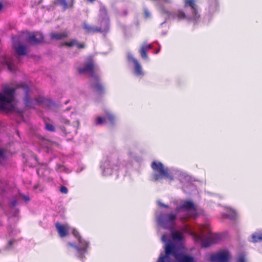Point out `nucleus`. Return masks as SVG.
Instances as JSON below:
<instances>
[{"label": "nucleus", "mask_w": 262, "mask_h": 262, "mask_svg": "<svg viewBox=\"0 0 262 262\" xmlns=\"http://www.w3.org/2000/svg\"><path fill=\"white\" fill-rule=\"evenodd\" d=\"M174 245L171 243H167L165 247V255H161L157 262H170L169 255H172L178 262H195L194 258L189 255L183 253L176 254Z\"/></svg>", "instance_id": "f257e3e1"}, {"label": "nucleus", "mask_w": 262, "mask_h": 262, "mask_svg": "<svg viewBox=\"0 0 262 262\" xmlns=\"http://www.w3.org/2000/svg\"><path fill=\"white\" fill-rule=\"evenodd\" d=\"M15 89L5 86L3 90V94L0 93V110L2 111H13L14 108L12 104L15 94Z\"/></svg>", "instance_id": "f03ea898"}, {"label": "nucleus", "mask_w": 262, "mask_h": 262, "mask_svg": "<svg viewBox=\"0 0 262 262\" xmlns=\"http://www.w3.org/2000/svg\"><path fill=\"white\" fill-rule=\"evenodd\" d=\"M151 167L154 171L152 174V179L158 181L163 178H167L170 181L173 180V176L169 172L167 168L160 162L154 161L151 164Z\"/></svg>", "instance_id": "7ed1b4c3"}, {"label": "nucleus", "mask_w": 262, "mask_h": 262, "mask_svg": "<svg viewBox=\"0 0 262 262\" xmlns=\"http://www.w3.org/2000/svg\"><path fill=\"white\" fill-rule=\"evenodd\" d=\"M79 74H88L92 78L97 79L96 74V66L92 57L89 56L78 69Z\"/></svg>", "instance_id": "20e7f679"}, {"label": "nucleus", "mask_w": 262, "mask_h": 262, "mask_svg": "<svg viewBox=\"0 0 262 262\" xmlns=\"http://www.w3.org/2000/svg\"><path fill=\"white\" fill-rule=\"evenodd\" d=\"M116 160L117 162L115 163L111 158L106 157L101 162L100 168L103 171L102 173L104 176L111 175L113 173V169L116 167H119L120 163L118 161V159L117 158Z\"/></svg>", "instance_id": "39448f33"}, {"label": "nucleus", "mask_w": 262, "mask_h": 262, "mask_svg": "<svg viewBox=\"0 0 262 262\" xmlns=\"http://www.w3.org/2000/svg\"><path fill=\"white\" fill-rule=\"evenodd\" d=\"M177 213H173L161 214L159 216L158 221L163 226H165L167 224L172 225L174 224V221L177 219Z\"/></svg>", "instance_id": "423d86ee"}, {"label": "nucleus", "mask_w": 262, "mask_h": 262, "mask_svg": "<svg viewBox=\"0 0 262 262\" xmlns=\"http://www.w3.org/2000/svg\"><path fill=\"white\" fill-rule=\"evenodd\" d=\"M229 254L228 252H220L210 256L211 262H228Z\"/></svg>", "instance_id": "0eeeda50"}, {"label": "nucleus", "mask_w": 262, "mask_h": 262, "mask_svg": "<svg viewBox=\"0 0 262 262\" xmlns=\"http://www.w3.org/2000/svg\"><path fill=\"white\" fill-rule=\"evenodd\" d=\"M184 7H190L192 11L191 18L196 20L200 17L198 12V6L195 4V0H184Z\"/></svg>", "instance_id": "6e6552de"}, {"label": "nucleus", "mask_w": 262, "mask_h": 262, "mask_svg": "<svg viewBox=\"0 0 262 262\" xmlns=\"http://www.w3.org/2000/svg\"><path fill=\"white\" fill-rule=\"evenodd\" d=\"M43 39L44 37L42 34L37 32L30 35L27 38V41L30 44L36 45L42 42Z\"/></svg>", "instance_id": "1a4fd4ad"}, {"label": "nucleus", "mask_w": 262, "mask_h": 262, "mask_svg": "<svg viewBox=\"0 0 262 262\" xmlns=\"http://www.w3.org/2000/svg\"><path fill=\"white\" fill-rule=\"evenodd\" d=\"M177 212H179L181 210L185 211H195V208L194 203L190 201H185L180 206L176 207L175 209Z\"/></svg>", "instance_id": "9d476101"}, {"label": "nucleus", "mask_w": 262, "mask_h": 262, "mask_svg": "<svg viewBox=\"0 0 262 262\" xmlns=\"http://www.w3.org/2000/svg\"><path fill=\"white\" fill-rule=\"evenodd\" d=\"M0 64L7 66L8 69L10 72L15 70V66L11 58L3 55L0 57Z\"/></svg>", "instance_id": "9b49d317"}, {"label": "nucleus", "mask_w": 262, "mask_h": 262, "mask_svg": "<svg viewBox=\"0 0 262 262\" xmlns=\"http://www.w3.org/2000/svg\"><path fill=\"white\" fill-rule=\"evenodd\" d=\"M91 87L98 94L104 93L103 85L100 82L99 77L97 76V79L93 78Z\"/></svg>", "instance_id": "f8f14e48"}, {"label": "nucleus", "mask_w": 262, "mask_h": 262, "mask_svg": "<svg viewBox=\"0 0 262 262\" xmlns=\"http://www.w3.org/2000/svg\"><path fill=\"white\" fill-rule=\"evenodd\" d=\"M55 227L60 237H63L68 235L69 229L68 225H63L58 222L56 223Z\"/></svg>", "instance_id": "ddd939ff"}, {"label": "nucleus", "mask_w": 262, "mask_h": 262, "mask_svg": "<svg viewBox=\"0 0 262 262\" xmlns=\"http://www.w3.org/2000/svg\"><path fill=\"white\" fill-rule=\"evenodd\" d=\"M194 238L195 241L200 242L202 247L204 248L208 247L213 243V239L211 237H208L204 240L201 236L195 234Z\"/></svg>", "instance_id": "4468645a"}, {"label": "nucleus", "mask_w": 262, "mask_h": 262, "mask_svg": "<svg viewBox=\"0 0 262 262\" xmlns=\"http://www.w3.org/2000/svg\"><path fill=\"white\" fill-rule=\"evenodd\" d=\"M68 33L66 31L62 33L52 32L50 34V39L52 40H59L68 37Z\"/></svg>", "instance_id": "2eb2a0df"}, {"label": "nucleus", "mask_w": 262, "mask_h": 262, "mask_svg": "<svg viewBox=\"0 0 262 262\" xmlns=\"http://www.w3.org/2000/svg\"><path fill=\"white\" fill-rule=\"evenodd\" d=\"M83 28L85 30L87 33H101L102 30L100 28L91 26L88 24L86 23H84L83 24Z\"/></svg>", "instance_id": "dca6fc26"}, {"label": "nucleus", "mask_w": 262, "mask_h": 262, "mask_svg": "<svg viewBox=\"0 0 262 262\" xmlns=\"http://www.w3.org/2000/svg\"><path fill=\"white\" fill-rule=\"evenodd\" d=\"M25 90V96L24 99L25 106L29 108H33L34 107V103L33 101L31 100L30 96L29 95V88L27 86H25L24 87Z\"/></svg>", "instance_id": "f3484780"}, {"label": "nucleus", "mask_w": 262, "mask_h": 262, "mask_svg": "<svg viewBox=\"0 0 262 262\" xmlns=\"http://www.w3.org/2000/svg\"><path fill=\"white\" fill-rule=\"evenodd\" d=\"M128 58L129 60H132L135 64V72L136 75H143L141 66L138 62V60L136 59L133 58L132 56H128Z\"/></svg>", "instance_id": "a211bd4d"}, {"label": "nucleus", "mask_w": 262, "mask_h": 262, "mask_svg": "<svg viewBox=\"0 0 262 262\" xmlns=\"http://www.w3.org/2000/svg\"><path fill=\"white\" fill-rule=\"evenodd\" d=\"M16 53L20 56L25 55L27 54V48L25 46L18 43L14 46Z\"/></svg>", "instance_id": "6ab92c4d"}, {"label": "nucleus", "mask_w": 262, "mask_h": 262, "mask_svg": "<svg viewBox=\"0 0 262 262\" xmlns=\"http://www.w3.org/2000/svg\"><path fill=\"white\" fill-rule=\"evenodd\" d=\"M173 17L174 18H177L179 20L184 19H193L191 18V15L189 16L186 15L185 12L182 10H179L177 12L175 13L173 15Z\"/></svg>", "instance_id": "aec40b11"}, {"label": "nucleus", "mask_w": 262, "mask_h": 262, "mask_svg": "<svg viewBox=\"0 0 262 262\" xmlns=\"http://www.w3.org/2000/svg\"><path fill=\"white\" fill-rule=\"evenodd\" d=\"M102 30L101 33H107L110 30V20L108 19H104L101 22Z\"/></svg>", "instance_id": "412c9836"}, {"label": "nucleus", "mask_w": 262, "mask_h": 262, "mask_svg": "<svg viewBox=\"0 0 262 262\" xmlns=\"http://www.w3.org/2000/svg\"><path fill=\"white\" fill-rule=\"evenodd\" d=\"M151 48V46L150 45H143L140 49V53L141 55V56L143 59H147L148 58V55L147 52L148 50L150 49Z\"/></svg>", "instance_id": "4be33fe9"}, {"label": "nucleus", "mask_w": 262, "mask_h": 262, "mask_svg": "<svg viewBox=\"0 0 262 262\" xmlns=\"http://www.w3.org/2000/svg\"><path fill=\"white\" fill-rule=\"evenodd\" d=\"M81 241L82 243H79V244H80V247L79 248L80 249H81V255L82 256H83V254L85 253L86 252L87 248L89 246V243L86 241L84 240L82 237Z\"/></svg>", "instance_id": "5701e85b"}, {"label": "nucleus", "mask_w": 262, "mask_h": 262, "mask_svg": "<svg viewBox=\"0 0 262 262\" xmlns=\"http://www.w3.org/2000/svg\"><path fill=\"white\" fill-rule=\"evenodd\" d=\"M251 242L253 243H257L262 241V233H254L251 236Z\"/></svg>", "instance_id": "b1692460"}, {"label": "nucleus", "mask_w": 262, "mask_h": 262, "mask_svg": "<svg viewBox=\"0 0 262 262\" xmlns=\"http://www.w3.org/2000/svg\"><path fill=\"white\" fill-rule=\"evenodd\" d=\"M172 237L173 240L181 241L183 238V236L181 234L178 232H174L172 234Z\"/></svg>", "instance_id": "393cba45"}, {"label": "nucleus", "mask_w": 262, "mask_h": 262, "mask_svg": "<svg viewBox=\"0 0 262 262\" xmlns=\"http://www.w3.org/2000/svg\"><path fill=\"white\" fill-rule=\"evenodd\" d=\"M106 122V120L105 117H98L97 118L96 124L99 125Z\"/></svg>", "instance_id": "a878e982"}, {"label": "nucleus", "mask_w": 262, "mask_h": 262, "mask_svg": "<svg viewBox=\"0 0 262 262\" xmlns=\"http://www.w3.org/2000/svg\"><path fill=\"white\" fill-rule=\"evenodd\" d=\"M45 125H46V129L47 130L52 132H54L55 131V128L52 124L47 123V122H46Z\"/></svg>", "instance_id": "bb28decb"}, {"label": "nucleus", "mask_w": 262, "mask_h": 262, "mask_svg": "<svg viewBox=\"0 0 262 262\" xmlns=\"http://www.w3.org/2000/svg\"><path fill=\"white\" fill-rule=\"evenodd\" d=\"M77 43L76 39H72L70 41L65 42L64 45L67 47H71L74 46H75Z\"/></svg>", "instance_id": "cd10ccee"}, {"label": "nucleus", "mask_w": 262, "mask_h": 262, "mask_svg": "<svg viewBox=\"0 0 262 262\" xmlns=\"http://www.w3.org/2000/svg\"><path fill=\"white\" fill-rule=\"evenodd\" d=\"M69 245L70 246H71V247H72L74 248L75 249H76L77 250V251H78V253H79V257H80V258L82 259L83 256H82V255H81V249H80V248H79V247H77V246H76V245H75V244H74L73 243H69Z\"/></svg>", "instance_id": "c85d7f7f"}, {"label": "nucleus", "mask_w": 262, "mask_h": 262, "mask_svg": "<svg viewBox=\"0 0 262 262\" xmlns=\"http://www.w3.org/2000/svg\"><path fill=\"white\" fill-rule=\"evenodd\" d=\"M245 254L244 253H241L237 259V262H246Z\"/></svg>", "instance_id": "c756f323"}, {"label": "nucleus", "mask_w": 262, "mask_h": 262, "mask_svg": "<svg viewBox=\"0 0 262 262\" xmlns=\"http://www.w3.org/2000/svg\"><path fill=\"white\" fill-rule=\"evenodd\" d=\"M73 234L76 237V238H77L79 243H82L81 236L77 231L75 230H73Z\"/></svg>", "instance_id": "7c9ffc66"}, {"label": "nucleus", "mask_w": 262, "mask_h": 262, "mask_svg": "<svg viewBox=\"0 0 262 262\" xmlns=\"http://www.w3.org/2000/svg\"><path fill=\"white\" fill-rule=\"evenodd\" d=\"M58 1H59L60 5H61L63 7V8L64 9L68 8L69 7V6L68 5V4L67 3L66 0H58Z\"/></svg>", "instance_id": "2f4dec72"}, {"label": "nucleus", "mask_w": 262, "mask_h": 262, "mask_svg": "<svg viewBox=\"0 0 262 262\" xmlns=\"http://www.w3.org/2000/svg\"><path fill=\"white\" fill-rule=\"evenodd\" d=\"M58 1H59L60 5H61L63 7V8L64 9L68 8L69 7V6L68 5V4L67 3L66 0H58Z\"/></svg>", "instance_id": "473e14b6"}, {"label": "nucleus", "mask_w": 262, "mask_h": 262, "mask_svg": "<svg viewBox=\"0 0 262 262\" xmlns=\"http://www.w3.org/2000/svg\"><path fill=\"white\" fill-rule=\"evenodd\" d=\"M59 190H60V192L63 194H67L68 192V188H67V187H66L64 186H61Z\"/></svg>", "instance_id": "72a5a7b5"}, {"label": "nucleus", "mask_w": 262, "mask_h": 262, "mask_svg": "<svg viewBox=\"0 0 262 262\" xmlns=\"http://www.w3.org/2000/svg\"><path fill=\"white\" fill-rule=\"evenodd\" d=\"M75 46L77 47L78 49H83L85 48V45L83 42H79L77 40V43H76Z\"/></svg>", "instance_id": "f704fd0d"}, {"label": "nucleus", "mask_w": 262, "mask_h": 262, "mask_svg": "<svg viewBox=\"0 0 262 262\" xmlns=\"http://www.w3.org/2000/svg\"><path fill=\"white\" fill-rule=\"evenodd\" d=\"M107 117L111 123H113L115 120V117L114 115L111 114H107Z\"/></svg>", "instance_id": "c9c22d12"}, {"label": "nucleus", "mask_w": 262, "mask_h": 262, "mask_svg": "<svg viewBox=\"0 0 262 262\" xmlns=\"http://www.w3.org/2000/svg\"><path fill=\"white\" fill-rule=\"evenodd\" d=\"M189 217H190L189 214L188 213H186L183 216H180V219L181 221H183L184 220H185L188 219Z\"/></svg>", "instance_id": "e433bc0d"}, {"label": "nucleus", "mask_w": 262, "mask_h": 262, "mask_svg": "<svg viewBox=\"0 0 262 262\" xmlns=\"http://www.w3.org/2000/svg\"><path fill=\"white\" fill-rule=\"evenodd\" d=\"M158 204L159 206H160L161 207H164V208H168V205H165L160 202H158Z\"/></svg>", "instance_id": "4c0bfd02"}, {"label": "nucleus", "mask_w": 262, "mask_h": 262, "mask_svg": "<svg viewBox=\"0 0 262 262\" xmlns=\"http://www.w3.org/2000/svg\"><path fill=\"white\" fill-rule=\"evenodd\" d=\"M4 156V151L3 149H0V158L3 157Z\"/></svg>", "instance_id": "58836bf2"}, {"label": "nucleus", "mask_w": 262, "mask_h": 262, "mask_svg": "<svg viewBox=\"0 0 262 262\" xmlns=\"http://www.w3.org/2000/svg\"><path fill=\"white\" fill-rule=\"evenodd\" d=\"M145 15L146 17H148L149 16V12L147 11H145Z\"/></svg>", "instance_id": "ea45409f"}, {"label": "nucleus", "mask_w": 262, "mask_h": 262, "mask_svg": "<svg viewBox=\"0 0 262 262\" xmlns=\"http://www.w3.org/2000/svg\"><path fill=\"white\" fill-rule=\"evenodd\" d=\"M35 101L37 103H39L40 102V101H39V99L38 98H36L35 99Z\"/></svg>", "instance_id": "a19ab883"}, {"label": "nucleus", "mask_w": 262, "mask_h": 262, "mask_svg": "<svg viewBox=\"0 0 262 262\" xmlns=\"http://www.w3.org/2000/svg\"><path fill=\"white\" fill-rule=\"evenodd\" d=\"M24 198L25 199V200L26 201H29V197H28V196H24Z\"/></svg>", "instance_id": "79ce46f5"}, {"label": "nucleus", "mask_w": 262, "mask_h": 262, "mask_svg": "<svg viewBox=\"0 0 262 262\" xmlns=\"http://www.w3.org/2000/svg\"><path fill=\"white\" fill-rule=\"evenodd\" d=\"M16 204V201H13L12 202V205L13 206H15Z\"/></svg>", "instance_id": "37998d69"}, {"label": "nucleus", "mask_w": 262, "mask_h": 262, "mask_svg": "<svg viewBox=\"0 0 262 262\" xmlns=\"http://www.w3.org/2000/svg\"><path fill=\"white\" fill-rule=\"evenodd\" d=\"M3 5L2 3L0 2V10L3 8Z\"/></svg>", "instance_id": "c03bdc74"}, {"label": "nucleus", "mask_w": 262, "mask_h": 262, "mask_svg": "<svg viewBox=\"0 0 262 262\" xmlns=\"http://www.w3.org/2000/svg\"><path fill=\"white\" fill-rule=\"evenodd\" d=\"M88 2H91V3H93L96 0H87Z\"/></svg>", "instance_id": "a18cd8bd"}, {"label": "nucleus", "mask_w": 262, "mask_h": 262, "mask_svg": "<svg viewBox=\"0 0 262 262\" xmlns=\"http://www.w3.org/2000/svg\"><path fill=\"white\" fill-rule=\"evenodd\" d=\"M9 243L10 245H12V241H9Z\"/></svg>", "instance_id": "49530a36"}]
</instances>
